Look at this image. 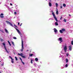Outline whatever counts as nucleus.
Wrapping results in <instances>:
<instances>
[{"label":"nucleus","mask_w":73,"mask_h":73,"mask_svg":"<svg viewBox=\"0 0 73 73\" xmlns=\"http://www.w3.org/2000/svg\"><path fill=\"white\" fill-rule=\"evenodd\" d=\"M69 49L70 50H72V46L70 45L69 46Z\"/></svg>","instance_id":"10"},{"label":"nucleus","mask_w":73,"mask_h":73,"mask_svg":"<svg viewBox=\"0 0 73 73\" xmlns=\"http://www.w3.org/2000/svg\"><path fill=\"white\" fill-rule=\"evenodd\" d=\"M68 59H66V62H68Z\"/></svg>","instance_id":"19"},{"label":"nucleus","mask_w":73,"mask_h":73,"mask_svg":"<svg viewBox=\"0 0 73 73\" xmlns=\"http://www.w3.org/2000/svg\"><path fill=\"white\" fill-rule=\"evenodd\" d=\"M22 24H23V23H21V24L20 25V26H21V25H22Z\"/></svg>","instance_id":"46"},{"label":"nucleus","mask_w":73,"mask_h":73,"mask_svg":"<svg viewBox=\"0 0 73 73\" xmlns=\"http://www.w3.org/2000/svg\"><path fill=\"white\" fill-rule=\"evenodd\" d=\"M21 62L23 65H24L25 64V63H24V62H23V61H21Z\"/></svg>","instance_id":"30"},{"label":"nucleus","mask_w":73,"mask_h":73,"mask_svg":"<svg viewBox=\"0 0 73 73\" xmlns=\"http://www.w3.org/2000/svg\"><path fill=\"white\" fill-rule=\"evenodd\" d=\"M54 32H55V33H57L58 31L57 30V29H56V28H54Z\"/></svg>","instance_id":"9"},{"label":"nucleus","mask_w":73,"mask_h":73,"mask_svg":"<svg viewBox=\"0 0 73 73\" xmlns=\"http://www.w3.org/2000/svg\"><path fill=\"white\" fill-rule=\"evenodd\" d=\"M33 54H30V56L31 57H32V56H33Z\"/></svg>","instance_id":"24"},{"label":"nucleus","mask_w":73,"mask_h":73,"mask_svg":"<svg viewBox=\"0 0 73 73\" xmlns=\"http://www.w3.org/2000/svg\"><path fill=\"white\" fill-rule=\"evenodd\" d=\"M28 51H29V50H27L26 51V52H28Z\"/></svg>","instance_id":"49"},{"label":"nucleus","mask_w":73,"mask_h":73,"mask_svg":"<svg viewBox=\"0 0 73 73\" xmlns=\"http://www.w3.org/2000/svg\"><path fill=\"white\" fill-rule=\"evenodd\" d=\"M0 62H1V61H0Z\"/></svg>","instance_id":"52"},{"label":"nucleus","mask_w":73,"mask_h":73,"mask_svg":"<svg viewBox=\"0 0 73 73\" xmlns=\"http://www.w3.org/2000/svg\"><path fill=\"white\" fill-rule=\"evenodd\" d=\"M51 11V12H52V13H54V12H53V11Z\"/></svg>","instance_id":"45"},{"label":"nucleus","mask_w":73,"mask_h":73,"mask_svg":"<svg viewBox=\"0 0 73 73\" xmlns=\"http://www.w3.org/2000/svg\"><path fill=\"white\" fill-rule=\"evenodd\" d=\"M2 44L3 45L4 48L5 49V50L6 52H7V53H9V52L8 51V50H7V48H6V46H5V43L3 42L2 43Z\"/></svg>","instance_id":"1"},{"label":"nucleus","mask_w":73,"mask_h":73,"mask_svg":"<svg viewBox=\"0 0 73 73\" xmlns=\"http://www.w3.org/2000/svg\"><path fill=\"white\" fill-rule=\"evenodd\" d=\"M62 17H61L60 18V20H62Z\"/></svg>","instance_id":"39"},{"label":"nucleus","mask_w":73,"mask_h":73,"mask_svg":"<svg viewBox=\"0 0 73 73\" xmlns=\"http://www.w3.org/2000/svg\"><path fill=\"white\" fill-rule=\"evenodd\" d=\"M10 5H11V6L13 5H12V3H10Z\"/></svg>","instance_id":"43"},{"label":"nucleus","mask_w":73,"mask_h":73,"mask_svg":"<svg viewBox=\"0 0 73 73\" xmlns=\"http://www.w3.org/2000/svg\"><path fill=\"white\" fill-rule=\"evenodd\" d=\"M6 22L8 24H10V25L11 26V27H13V25H12V24L11 23H10L9 22V21H6Z\"/></svg>","instance_id":"5"},{"label":"nucleus","mask_w":73,"mask_h":73,"mask_svg":"<svg viewBox=\"0 0 73 73\" xmlns=\"http://www.w3.org/2000/svg\"><path fill=\"white\" fill-rule=\"evenodd\" d=\"M62 41H63V40L60 41V43H61V42H62Z\"/></svg>","instance_id":"44"},{"label":"nucleus","mask_w":73,"mask_h":73,"mask_svg":"<svg viewBox=\"0 0 73 73\" xmlns=\"http://www.w3.org/2000/svg\"><path fill=\"white\" fill-rule=\"evenodd\" d=\"M3 15H4V14H3V13H1V15H0V16H3Z\"/></svg>","instance_id":"25"},{"label":"nucleus","mask_w":73,"mask_h":73,"mask_svg":"<svg viewBox=\"0 0 73 73\" xmlns=\"http://www.w3.org/2000/svg\"><path fill=\"white\" fill-rule=\"evenodd\" d=\"M69 16H71V15H70V14H69Z\"/></svg>","instance_id":"48"},{"label":"nucleus","mask_w":73,"mask_h":73,"mask_svg":"<svg viewBox=\"0 0 73 73\" xmlns=\"http://www.w3.org/2000/svg\"><path fill=\"white\" fill-rule=\"evenodd\" d=\"M65 29H62V30H60V33H63V32H65Z\"/></svg>","instance_id":"4"},{"label":"nucleus","mask_w":73,"mask_h":73,"mask_svg":"<svg viewBox=\"0 0 73 73\" xmlns=\"http://www.w3.org/2000/svg\"><path fill=\"white\" fill-rule=\"evenodd\" d=\"M9 58H11V60L13 59L12 58V57H11V56H9Z\"/></svg>","instance_id":"32"},{"label":"nucleus","mask_w":73,"mask_h":73,"mask_svg":"<svg viewBox=\"0 0 73 73\" xmlns=\"http://www.w3.org/2000/svg\"><path fill=\"white\" fill-rule=\"evenodd\" d=\"M18 54L19 55V56H20L21 57H22L23 58H25V56H23V54L22 53H21V54L18 53Z\"/></svg>","instance_id":"7"},{"label":"nucleus","mask_w":73,"mask_h":73,"mask_svg":"<svg viewBox=\"0 0 73 73\" xmlns=\"http://www.w3.org/2000/svg\"><path fill=\"white\" fill-rule=\"evenodd\" d=\"M8 42L9 44H10V42H9V40L8 41Z\"/></svg>","instance_id":"40"},{"label":"nucleus","mask_w":73,"mask_h":73,"mask_svg":"<svg viewBox=\"0 0 73 73\" xmlns=\"http://www.w3.org/2000/svg\"><path fill=\"white\" fill-rule=\"evenodd\" d=\"M13 38L14 39H17V38H16V37H15V36L13 37Z\"/></svg>","instance_id":"27"},{"label":"nucleus","mask_w":73,"mask_h":73,"mask_svg":"<svg viewBox=\"0 0 73 73\" xmlns=\"http://www.w3.org/2000/svg\"><path fill=\"white\" fill-rule=\"evenodd\" d=\"M32 61H33V60L31 59V64H33V62H32Z\"/></svg>","instance_id":"21"},{"label":"nucleus","mask_w":73,"mask_h":73,"mask_svg":"<svg viewBox=\"0 0 73 73\" xmlns=\"http://www.w3.org/2000/svg\"><path fill=\"white\" fill-rule=\"evenodd\" d=\"M65 66H66V67H68V64H66V65H65Z\"/></svg>","instance_id":"33"},{"label":"nucleus","mask_w":73,"mask_h":73,"mask_svg":"<svg viewBox=\"0 0 73 73\" xmlns=\"http://www.w3.org/2000/svg\"><path fill=\"white\" fill-rule=\"evenodd\" d=\"M5 31L6 32V33H8V30H7L6 29H5Z\"/></svg>","instance_id":"13"},{"label":"nucleus","mask_w":73,"mask_h":73,"mask_svg":"<svg viewBox=\"0 0 73 73\" xmlns=\"http://www.w3.org/2000/svg\"><path fill=\"white\" fill-rule=\"evenodd\" d=\"M55 25H58V23H57V22H56Z\"/></svg>","instance_id":"20"},{"label":"nucleus","mask_w":73,"mask_h":73,"mask_svg":"<svg viewBox=\"0 0 73 73\" xmlns=\"http://www.w3.org/2000/svg\"><path fill=\"white\" fill-rule=\"evenodd\" d=\"M1 66H4V64L2 63V64H1Z\"/></svg>","instance_id":"29"},{"label":"nucleus","mask_w":73,"mask_h":73,"mask_svg":"<svg viewBox=\"0 0 73 73\" xmlns=\"http://www.w3.org/2000/svg\"><path fill=\"white\" fill-rule=\"evenodd\" d=\"M22 41V48L21 50V51L22 52L23 50V49H24V45H23V40H21Z\"/></svg>","instance_id":"3"},{"label":"nucleus","mask_w":73,"mask_h":73,"mask_svg":"<svg viewBox=\"0 0 73 73\" xmlns=\"http://www.w3.org/2000/svg\"><path fill=\"white\" fill-rule=\"evenodd\" d=\"M12 44L13 45H14V42H12Z\"/></svg>","instance_id":"34"},{"label":"nucleus","mask_w":73,"mask_h":73,"mask_svg":"<svg viewBox=\"0 0 73 73\" xmlns=\"http://www.w3.org/2000/svg\"><path fill=\"white\" fill-rule=\"evenodd\" d=\"M63 6L64 7H66V5L65 4H64L63 5Z\"/></svg>","instance_id":"17"},{"label":"nucleus","mask_w":73,"mask_h":73,"mask_svg":"<svg viewBox=\"0 0 73 73\" xmlns=\"http://www.w3.org/2000/svg\"><path fill=\"white\" fill-rule=\"evenodd\" d=\"M64 51L65 52H66V50H67V46H65L64 47Z\"/></svg>","instance_id":"6"},{"label":"nucleus","mask_w":73,"mask_h":73,"mask_svg":"<svg viewBox=\"0 0 73 73\" xmlns=\"http://www.w3.org/2000/svg\"><path fill=\"white\" fill-rule=\"evenodd\" d=\"M14 25L15 26V27H16V28H17V26H16V25Z\"/></svg>","instance_id":"41"},{"label":"nucleus","mask_w":73,"mask_h":73,"mask_svg":"<svg viewBox=\"0 0 73 73\" xmlns=\"http://www.w3.org/2000/svg\"><path fill=\"white\" fill-rule=\"evenodd\" d=\"M15 29H16V30L18 32V33L19 35H21V33L20 32V31L19 30L17 29V28H16V27H15Z\"/></svg>","instance_id":"8"},{"label":"nucleus","mask_w":73,"mask_h":73,"mask_svg":"<svg viewBox=\"0 0 73 73\" xmlns=\"http://www.w3.org/2000/svg\"><path fill=\"white\" fill-rule=\"evenodd\" d=\"M35 61H38V58H36L35 59Z\"/></svg>","instance_id":"15"},{"label":"nucleus","mask_w":73,"mask_h":73,"mask_svg":"<svg viewBox=\"0 0 73 73\" xmlns=\"http://www.w3.org/2000/svg\"><path fill=\"white\" fill-rule=\"evenodd\" d=\"M10 46H11V43L9 44Z\"/></svg>","instance_id":"47"},{"label":"nucleus","mask_w":73,"mask_h":73,"mask_svg":"<svg viewBox=\"0 0 73 73\" xmlns=\"http://www.w3.org/2000/svg\"><path fill=\"white\" fill-rule=\"evenodd\" d=\"M66 55L68 57V56H69V54L67 53L66 54Z\"/></svg>","instance_id":"31"},{"label":"nucleus","mask_w":73,"mask_h":73,"mask_svg":"<svg viewBox=\"0 0 73 73\" xmlns=\"http://www.w3.org/2000/svg\"><path fill=\"white\" fill-rule=\"evenodd\" d=\"M0 73H1V72H0Z\"/></svg>","instance_id":"50"},{"label":"nucleus","mask_w":73,"mask_h":73,"mask_svg":"<svg viewBox=\"0 0 73 73\" xmlns=\"http://www.w3.org/2000/svg\"><path fill=\"white\" fill-rule=\"evenodd\" d=\"M71 44L72 45H73V40H72L71 41Z\"/></svg>","instance_id":"28"},{"label":"nucleus","mask_w":73,"mask_h":73,"mask_svg":"<svg viewBox=\"0 0 73 73\" xmlns=\"http://www.w3.org/2000/svg\"><path fill=\"white\" fill-rule=\"evenodd\" d=\"M60 9H62V6H60Z\"/></svg>","instance_id":"37"},{"label":"nucleus","mask_w":73,"mask_h":73,"mask_svg":"<svg viewBox=\"0 0 73 73\" xmlns=\"http://www.w3.org/2000/svg\"><path fill=\"white\" fill-rule=\"evenodd\" d=\"M50 0V1H51V0Z\"/></svg>","instance_id":"51"},{"label":"nucleus","mask_w":73,"mask_h":73,"mask_svg":"<svg viewBox=\"0 0 73 73\" xmlns=\"http://www.w3.org/2000/svg\"><path fill=\"white\" fill-rule=\"evenodd\" d=\"M18 25H20V23L19 22H18Z\"/></svg>","instance_id":"42"},{"label":"nucleus","mask_w":73,"mask_h":73,"mask_svg":"<svg viewBox=\"0 0 73 73\" xmlns=\"http://www.w3.org/2000/svg\"><path fill=\"white\" fill-rule=\"evenodd\" d=\"M14 14L15 15H16V14H17V13H16V12H14Z\"/></svg>","instance_id":"35"},{"label":"nucleus","mask_w":73,"mask_h":73,"mask_svg":"<svg viewBox=\"0 0 73 73\" xmlns=\"http://www.w3.org/2000/svg\"><path fill=\"white\" fill-rule=\"evenodd\" d=\"M56 7H58V3H56Z\"/></svg>","instance_id":"18"},{"label":"nucleus","mask_w":73,"mask_h":73,"mask_svg":"<svg viewBox=\"0 0 73 73\" xmlns=\"http://www.w3.org/2000/svg\"><path fill=\"white\" fill-rule=\"evenodd\" d=\"M19 58L21 60V61H22V59H21V58Z\"/></svg>","instance_id":"36"},{"label":"nucleus","mask_w":73,"mask_h":73,"mask_svg":"<svg viewBox=\"0 0 73 73\" xmlns=\"http://www.w3.org/2000/svg\"><path fill=\"white\" fill-rule=\"evenodd\" d=\"M0 17L1 18H4V16H2L1 15H0Z\"/></svg>","instance_id":"26"},{"label":"nucleus","mask_w":73,"mask_h":73,"mask_svg":"<svg viewBox=\"0 0 73 73\" xmlns=\"http://www.w3.org/2000/svg\"><path fill=\"white\" fill-rule=\"evenodd\" d=\"M11 62L13 64V63H14V61H13V59H11Z\"/></svg>","instance_id":"16"},{"label":"nucleus","mask_w":73,"mask_h":73,"mask_svg":"<svg viewBox=\"0 0 73 73\" xmlns=\"http://www.w3.org/2000/svg\"><path fill=\"white\" fill-rule=\"evenodd\" d=\"M49 7H52V3L50 2H49Z\"/></svg>","instance_id":"11"},{"label":"nucleus","mask_w":73,"mask_h":73,"mask_svg":"<svg viewBox=\"0 0 73 73\" xmlns=\"http://www.w3.org/2000/svg\"><path fill=\"white\" fill-rule=\"evenodd\" d=\"M15 60L16 61H17V57L16 56H15Z\"/></svg>","instance_id":"23"},{"label":"nucleus","mask_w":73,"mask_h":73,"mask_svg":"<svg viewBox=\"0 0 73 73\" xmlns=\"http://www.w3.org/2000/svg\"><path fill=\"white\" fill-rule=\"evenodd\" d=\"M59 41H62V38L61 37L59 38Z\"/></svg>","instance_id":"12"},{"label":"nucleus","mask_w":73,"mask_h":73,"mask_svg":"<svg viewBox=\"0 0 73 73\" xmlns=\"http://www.w3.org/2000/svg\"><path fill=\"white\" fill-rule=\"evenodd\" d=\"M56 15H58V10L56 11Z\"/></svg>","instance_id":"14"},{"label":"nucleus","mask_w":73,"mask_h":73,"mask_svg":"<svg viewBox=\"0 0 73 73\" xmlns=\"http://www.w3.org/2000/svg\"><path fill=\"white\" fill-rule=\"evenodd\" d=\"M52 14L53 16H54V19L57 22H58V20L57 19V18H56V16H55V14H54V13H52Z\"/></svg>","instance_id":"2"},{"label":"nucleus","mask_w":73,"mask_h":73,"mask_svg":"<svg viewBox=\"0 0 73 73\" xmlns=\"http://www.w3.org/2000/svg\"><path fill=\"white\" fill-rule=\"evenodd\" d=\"M1 41H3V39H1Z\"/></svg>","instance_id":"38"},{"label":"nucleus","mask_w":73,"mask_h":73,"mask_svg":"<svg viewBox=\"0 0 73 73\" xmlns=\"http://www.w3.org/2000/svg\"><path fill=\"white\" fill-rule=\"evenodd\" d=\"M64 22H65L66 23V19H64Z\"/></svg>","instance_id":"22"}]
</instances>
